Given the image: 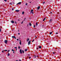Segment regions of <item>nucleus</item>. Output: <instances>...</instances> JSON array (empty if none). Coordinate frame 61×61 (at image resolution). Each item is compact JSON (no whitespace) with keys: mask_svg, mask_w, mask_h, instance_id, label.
<instances>
[{"mask_svg":"<svg viewBox=\"0 0 61 61\" xmlns=\"http://www.w3.org/2000/svg\"><path fill=\"white\" fill-rule=\"evenodd\" d=\"M36 27V25H34V27Z\"/></svg>","mask_w":61,"mask_h":61,"instance_id":"nucleus-20","label":"nucleus"},{"mask_svg":"<svg viewBox=\"0 0 61 61\" xmlns=\"http://www.w3.org/2000/svg\"><path fill=\"white\" fill-rule=\"evenodd\" d=\"M39 8H40V6H39L37 8V10H39Z\"/></svg>","mask_w":61,"mask_h":61,"instance_id":"nucleus-6","label":"nucleus"},{"mask_svg":"<svg viewBox=\"0 0 61 61\" xmlns=\"http://www.w3.org/2000/svg\"><path fill=\"white\" fill-rule=\"evenodd\" d=\"M37 57H38V56H37Z\"/></svg>","mask_w":61,"mask_h":61,"instance_id":"nucleus-52","label":"nucleus"},{"mask_svg":"<svg viewBox=\"0 0 61 61\" xmlns=\"http://www.w3.org/2000/svg\"><path fill=\"white\" fill-rule=\"evenodd\" d=\"M22 52L23 53H24V50H22Z\"/></svg>","mask_w":61,"mask_h":61,"instance_id":"nucleus-25","label":"nucleus"},{"mask_svg":"<svg viewBox=\"0 0 61 61\" xmlns=\"http://www.w3.org/2000/svg\"><path fill=\"white\" fill-rule=\"evenodd\" d=\"M2 53H3V52H4V50H3L2 51Z\"/></svg>","mask_w":61,"mask_h":61,"instance_id":"nucleus-31","label":"nucleus"},{"mask_svg":"<svg viewBox=\"0 0 61 61\" xmlns=\"http://www.w3.org/2000/svg\"><path fill=\"white\" fill-rule=\"evenodd\" d=\"M18 48L19 49H20V46H18Z\"/></svg>","mask_w":61,"mask_h":61,"instance_id":"nucleus-17","label":"nucleus"},{"mask_svg":"<svg viewBox=\"0 0 61 61\" xmlns=\"http://www.w3.org/2000/svg\"><path fill=\"white\" fill-rule=\"evenodd\" d=\"M29 40H30V39H29V38H28L27 40V41L28 42V41H29Z\"/></svg>","mask_w":61,"mask_h":61,"instance_id":"nucleus-7","label":"nucleus"},{"mask_svg":"<svg viewBox=\"0 0 61 61\" xmlns=\"http://www.w3.org/2000/svg\"><path fill=\"white\" fill-rule=\"evenodd\" d=\"M39 48H42V47H41V46H40L39 47Z\"/></svg>","mask_w":61,"mask_h":61,"instance_id":"nucleus-18","label":"nucleus"},{"mask_svg":"<svg viewBox=\"0 0 61 61\" xmlns=\"http://www.w3.org/2000/svg\"><path fill=\"white\" fill-rule=\"evenodd\" d=\"M34 40H33L32 42H34Z\"/></svg>","mask_w":61,"mask_h":61,"instance_id":"nucleus-44","label":"nucleus"},{"mask_svg":"<svg viewBox=\"0 0 61 61\" xmlns=\"http://www.w3.org/2000/svg\"><path fill=\"white\" fill-rule=\"evenodd\" d=\"M15 11L16 12H18L19 11V10H16Z\"/></svg>","mask_w":61,"mask_h":61,"instance_id":"nucleus-10","label":"nucleus"},{"mask_svg":"<svg viewBox=\"0 0 61 61\" xmlns=\"http://www.w3.org/2000/svg\"><path fill=\"white\" fill-rule=\"evenodd\" d=\"M25 19H26V18H24V20H25Z\"/></svg>","mask_w":61,"mask_h":61,"instance_id":"nucleus-41","label":"nucleus"},{"mask_svg":"<svg viewBox=\"0 0 61 61\" xmlns=\"http://www.w3.org/2000/svg\"><path fill=\"white\" fill-rule=\"evenodd\" d=\"M59 14V12H58V13H57V14Z\"/></svg>","mask_w":61,"mask_h":61,"instance_id":"nucleus-43","label":"nucleus"},{"mask_svg":"<svg viewBox=\"0 0 61 61\" xmlns=\"http://www.w3.org/2000/svg\"><path fill=\"white\" fill-rule=\"evenodd\" d=\"M35 57H36V56H35Z\"/></svg>","mask_w":61,"mask_h":61,"instance_id":"nucleus-48","label":"nucleus"},{"mask_svg":"<svg viewBox=\"0 0 61 61\" xmlns=\"http://www.w3.org/2000/svg\"><path fill=\"white\" fill-rule=\"evenodd\" d=\"M5 2H7V0H4Z\"/></svg>","mask_w":61,"mask_h":61,"instance_id":"nucleus-29","label":"nucleus"},{"mask_svg":"<svg viewBox=\"0 0 61 61\" xmlns=\"http://www.w3.org/2000/svg\"><path fill=\"white\" fill-rule=\"evenodd\" d=\"M46 19V18H45L43 20V21H45V20Z\"/></svg>","mask_w":61,"mask_h":61,"instance_id":"nucleus-19","label":"nucleus"},{"mask_svg":"<svg viewBox=\"0 0 61 61\" xmlns=\"http://www.w3.org/2000/svg\"><path fill=\"white\" fill-rule=\"evenodd\" d=\"M12 38H15V39H16V37L15 36H12Z\"/></svg>","mask_w":61,"mask_h":61,"instance_id":"nucleus-9","label":"nucleus"},{"mask_svg":"<svg viewBox=\"0 0 61 61\" xmlns=\"http://www.w3.org/2000/svg\"><path fill=\"white\" fill-rule=\"evenodd\" d=\"M18 35H20V33H18Z\"/></svg>","mask_w":61,"mask_h":61,"instance_id":"nucleus-40","label":"nucleus"},{"mask_svg":"<svg viewBox=\"0 0 61 61\" xmlns=\"http://www.w3.org/2000/svg\"><path fill=\"white\" fill-rule=\"evenodd\" d=\"M56 34H58V33H57V32H56Z\"/></svg>","mask_w":61,"mask_h":61,"instance_id":"nucleus-38","label":"nucleus"},{"mask_svg":"<svg viewBox=\"0 0 61 61\" xmlns=\"http://www.w3.org/2000/svg\"><path fill=\"white\" fill-rule=\"evenodd\" d=\"M9 51H10V50H8V51H7V52H8V53H9Z\"/></svg>","mask_w":61,"mask_h":61,"instance_id":"nucleus-28","label":"nucleus"},{"mask_svg":"<svg viewBox=\"0 0 61 61\" xmlns=\"http://www.w3.org/2000/svg\"><path fill=\"white\" fill-rule=\"evenodd\" d=\"M29 25H30V26H31V23H29Z\"/></svg>","mask_w":61,"mask_h":61,"instance_id":"nucleus-13","label":"nucleus"},{"mask_svg":"<svg viewBox=\"0 0 61 61\" xmlns=\"http://www.w3.org/2000/svg\"><path fill=\"white\" fill-rule=\"evenodd\" d=\"M14 10V9L13 8H12V10Z\"/></svg>","mask_w":61,"mask_h":61,"instance_id":"nucleus-42","label":"nucleus"},{"mask_svg":"<svg viewBox=\"0 0 61 61\" xmlns=\"http://www.w3.org/2000/svg\"><path fill=\"white\" fill-rule=\"evenodd\" d=\"M10 56V54L9 53H8V56Z\"/></svg>","mask_w":61,"mask_h":61,"instance_id":"nucleus-14","label":"nucleus"},{"mask_svg":"<svg viewBox=\"0 0 61 61\" xmlns=\"http://www.w3.org/2000/svg\"><path fill=\"white\" fill-rule=\"evenodd\" d=\"M51 13L52 14V12H51Z\"/></svg>","mask_w":61,"mask_h":61,"instance_id":"nucleus-56","label":"nucleus"},{"mask_svg":"<svg viewBox=\"0 0 61 61\" xmlns=\"http://www.w3.org/2000/svg\"><path fill=\"white\" fill-rule=\"evenodd\" d=\"M42 26H44V25H43Z\"/></svg>","mask_w":61,"mask_h":61,"instance_id":"nucleus-54","label":"nucleus"},{"mask_svg":"<svg viewBox=\"0 0 61 61\" xmlns=\"http://www.w3.org/2000/svg\"><path fill=\"white\" fill-rule=\"evenodd\" d=\"M31 43V41H30L28 43V45H29Z\"/></svg>","mask_w":61,"mask_h":61,"instance_id":"nucleus-3","label":"nucleus"},{"mask_svg":"<svg viewBox=\"0 0 61 61\" xmlns=\"http://www.w3.org/2000/svg\"><path fill=\"white\" fill-rule=\"evenodd\" d=\"M4 51H7V50H4Z\"/></svg>","mask_w":61,"mask_h":61,"instance_id":"nucleus-26","label":"nucleus"},{"mask_svg":"<svg viewBox=\"0 0 61 61\" xmlns=\"http://www.w3.org/2000/svg\"><path fill=\"white\" fill-rule=\"evenodd\" d=\"M15 24H16V22H15Z\"/></svg>","mask_w":61,"mask_h":61,"instance_id":"nucleus-46","label":"nucleus"},{"mask_svg":"<svg viewBox=\"0 0 61 61\" xmlns=\"http://www.w3.org/2000/svg\"><path fill=\"white\" fill-rule=\"evenodd\" d=\"M30 58H31V57H29V59H30Z\"/></svg>","mask_w":61,"mask_h":61,"instance_id":"nucleus-36","label":"nucleus"},{"mask_svg":"<svg viewBox=\"0 0 61 61\" xmlns=\"http://www.w3.org/2000/svg\"><path fill=\"white\" fill-rule=\"evenodd\" d=\"M1 28H0V32H1Z\"/></svg>","mask_w":61,"mask_h":61,"instance_id":"nucleus-35","label":"nucleus"},{"mask_svg":"<svg viewBox=\"0 0 61 61\" xmlns=\"http://www.w3.org/2000/svg\"><path fill=\"white\" fill-rule=\"evenodd\" d=\"M13 53H15V52H13Z\"/></svg>","mask_w":61,"mask_h":61,"instance_id":"nucleus-51","label":"nucleus"},{"mask_svg":"<svg viewBox=\"0 0 61 61\" xmlns=\"http://www.w3.org/2000/svg\"><path fill=\"white\" fill-rule=\"evenodd\" d=\"M52 53L53 54H55V53H56V52H53Z\"/></svg>","mask_w":61,"mask_h":61,"instance_id":"nucleus-15","label":"nucleus"},{"mask_svg":"<svg viewBox=\"0 0 61 61\" xmlns=\"http://www.w3.org/2000/svg\"><path fill=\"white\" fill-rule=\"evenodd\" d=\"M16 61H18V60H16Z\"/></svg>","mask_w":61,"mask_h":61,"instance_id":"nucleus-49","label":"nucleus"},{"mask_svg":"<svg viewBox=\"0 0 61 61\" xmlns=\"http://www.w3.org/2000/svg\"><path fill=\"white\" fill-rule=\"evenodd\" d=\"M27 50H28L27 49H25V51H27Z\"/></svg>","mask_w":61,"mask_h":61,"instance_id":"nucleus-11","label":"nucleus"},{"mask_svg":"<svg viewBox=\"0 0 61 61\" xmlns=\"http://www.w3.org/2000/svg\"><path fill=\"white\" fill-rule=\"evenodd\" d=\"M22 49L20 50V53L21 54H22Z\"/></svg>","mask_w":61,"mask_h":61,"instance_id":"nucleus-4","label":"nucleus"},{"mask_svg":"<svg viewBox=\"0 0 61 61\" xmlns=\"http://www.w3.org/2000/svg\"><path fill=\"white\" fill-rule=\"evenodd\" d=\"M10 5H12V3H10Z\"/></svg>","mask_w":61,"mask_h":61,"instance_id":"nucleus-23","label":"nucleus"},{"mask_svg":"<svg viewBox=\"0 0 61 61\" xmlns=\"http://www.w3.org/2000/svg\"><path fill=\"white\" fill-rule=\"evenodd\" d=\"M17 40L18 41V39H17Z\"/></svg>","mask_w":61,"mask_h":61,"instance_id":"nucleus-45","label":"nucleus"},{"mask_svg":"<svg viewBox=\"0 0 61 61\" xmlns=\"http://www.w3.org/2000/svg\"><path fill=\"white\" fill-rule=\"evenodd\" d=\"M36 26L37 25V22H36Z\"/></svg>","mask_w":61,"mask_h":61,"instance_id":"nucleus-22","label":"nucleus"},{"mask_svg":"<svg viewBox=\"0 0 61 61\" xmlns=\"http://www.w3.org/2000/svg\"><path fill=\"white\" fill-rule=\"evenodd\" d=\"M14 48H16V49H17V47H15Z\"/></svg>","mask_w":61,"mask_h":61,"instance_id":"nucleus-34","label":"nucleus"},{"mask_svg":"<svg viewBox=\"0 0 61 61\" xmlns=\"http://www.w3.org/2000/svg\"><path fill=\"white\" fill-rule=\"evenodd\" d=\"M52 21V19H51L50 20V22H51Z\"/></svg>","mask_w":61,"mask_h":61,"instance_id":"nucleus-21","label":"nucleus"},{"mask_svg":"<svg viewBox=\"0 0 61 61\" xmlns=\"http://www.w3.org/2000/svg\"><path fill=\"white\" fill-rule=\"evenodd\" d=\"M30 3H31V2H30Z\"/></svg>","mask_w":61,"mask_h":61,"instance_id":"nucleus-53","label":"nucleus"},{"mask_svg":"<svg viewBox=\"0 0 61 61\" xmlns=\"http://www.w3.org/2000/svg\"><path fill=\"white\" fill-rule=\"evenodd\" d=\"M20 61H21V60L20 59Z\"/></svg>","mask_w":61,"mask_h":61,"instance_id":"nucleus-50","label":"nucleus"},{"mask_svg":"<svg viewBox=\"0 0 61 61\" xmlns=\"http://www.w3.org/2000/svg\"><path fill=\"white\" fill-rule=\"evenodd\" d=\"M12 51H14V50L13 49L12 50Z\"/></svg>","mask_w":61,"mask_h":61,"instance_id":"nucleus-33","label":"nucleus"},{"mask_svg":"<svg viewBox=\"0 0 61 61\" xmlns=\"http://www.w3.org/2000/svg\"><path fill=\"white\" fill-rule=\"evenodd\" d=\"M30 55H29V56H30Z\"/></svg>","mask_w":61,"mask_h":61,"instance_id":"nucleus-57","label":"nucleus"},{"mask_svg":"<svg viewBox=\"0 0 61 61\" xmlns=\"http://www.w3.org/2000/svg\"><path fill=\"white\" fill-rule=\"evenodd\" d=\"M23 21L22 22L21 24H23Z\"/></svg>","mask_w":61,"mask_h":61,"instance_id":"nucleus-37","label":"nucleus"},{"mask_svg":"<svg viewBox=\"0 0 61 61\" xmlns=\"http://www.w3.org/2000/svg\"><path fill=\"white\" fill-rule=\"evenodd\" d=\"M19 44L20 45H21V41L20 40V43Z\"/></svg>","mask_w":61,"mask_h":61,"instance_id":"nucleus-5","label":"nucleus"},{"mask_svg":"<svg viewBox=\"0 0 61 61\" xmlns=\"http://www.w3.org/2000/svg\"><path fill=\"white\" fill-rule=\"evenodd\" d=\"M11 23H14V21H11Z\"/></svg>","mask_w":61,"mask_h":61,"instance_id":"nucleus-8","label":"nucleus"},{"mask_svg":"<svg viewBox=\"0 0 61 61\" xmlns=\"http://www.w3.org/2000/svg\"><path fill=\"white\" fill-rule=\"evenodd\" d=\"M37 49H38V48H37Z\"/></svg>","mask_w":61,"mask_h":61,"instance_id":"nucleus-55","label":"nucleus"},{"mask_svg":"<svg viewBox=\"0 0 61 61\" xmlns=\"http://www.w3.org/2000/svg\"><path fill=\"white\" fill-rule=\"evenodd\" d=\"M50 35H51L52 34V32H51L50 33Z\"/></svg>","mask_w":61,"mask_h":61,"instance_id":"nucleus-24","label":"nucleus"},{"mask_svg":"<svg viewBox=\"0 0 61 61\" xmlns=\"http://www.w3.org/2000/svg\"><path fill=\"white\" fill-rule=\"evenodd\" d=\"M27 5V3H26L25 5Z\"/></svg>","mask_w":61,"mask_h":61,"instance_id":"nucleus-39","label":"nucleus"},{"mask_svg":"<svg viewBox=\"0 0 61 61\" xmlns=\"http://www.w3.org/2000/svg\"><path fill=\"white\" fill-rule=\"evenodd\" d=\"M7 41H8L7 40H5V44H7Z\"/></svg>","mask_w":61,"mask_h":61,"instance_id":"nucleus-2","label":"nucleus"},{"mask_svg":"<svg viewBox=\"0 0 61 61\" xmlns=\"http://www.w3.org/2000/svg\"><path fill=\"white\" fill-rule=\"evenodd\" d=\"M34 11V10H31V11L30 12V13H32V12H33V11Z\"/></svg>","mask_w":61,"mask_h":61,"instance_id":"nucleus-12","label":"nucleus"},{"mask_svg":"<svg viewBox=\"0 0 61 61\" xmlns=\"http://www.w3.org/2000/svg\"><path fill=\"white\" fill-rule=\"evenodd\" d=\"M17 50V49H16V51Z\"/></svg>","mask_w":61,"mask_h":61,"instance_id":"nucleus-47","label":"nucleus"},{"mask_svg":"<svg viewBox=\"0 0 61 61\" xmlns=\"http://www.w3.org/2000/svg\"><path fill=\"white\" fill-rule=\"evenodd\" d=\"M35 37H36V38H37V37H36V36H35Z\"/></svg>","mask_w":61,"mask_h":61,"instance_id":"nucleus-32","label":"nucleus"},{"mask_svg":"<svg viewBox=\"0 0 61 61\" xmlns=\"http://www.w3.org/2000/svg\"><path fill=\"white\" fill-rule=\"evenodd\" d=\"M18 31H19V30H18Z\"/></svg>","mask_w":61,"mask_h":61,"instance_id":"nucleus-58","label":"nucleus"},{"mask_svg":"<svg viewBox=\"0 0 61 61\" xmlns=\"http://www.w3.org/2000/svg\"><path fill=\"white\" fill-rule=\"evenodd\" d=\"M31 13H32V14H33V12H31Z\"/></svg>","mask_w":61,"mask_h":61,"instance_id":"nucleus-30","label":"nucleus"},{"mask_svg":"<svg viewBox=\"0 0 61 61\" xmlns=\"http://www.w3.org/2000/svg\"><path fill=\"white\" fill-rule=\"evenodd\" d=\"M24 12L23 11V12H22V14H23V15L24 14Z\"/></svg>","mask_w":61,"mask_h":61,"instance_id":"nucleus-16","label":"nucleus"},{"mask_svg":"<svg viewBox=\"0 0 61 61\" xmlns=\"http://www.w3.org/2000/svg\"><path fill=\"white\" fill-rule=\"evenodd\" d=\"M45 2H43V4L44 5V4H45Z\"/></svg>","mask_w":61,"mask_h":61,"instance_id":"nucleus-27","label":"nucleus"},{"mask_svg":"<svg viewBox=\"0 0 61 61\" xmlns=\"http://www.w3.org/2000/svg\"><path fill=\"white\" fill-rule=\"evenodd\" d=\"M21 4V2H19L18 3H17L16 4V5H20Z\"/></svg>","mask_w":61,"mask_h":61,"instance_id":"nucleus-1","label":"nucleus"}]
</instances>
